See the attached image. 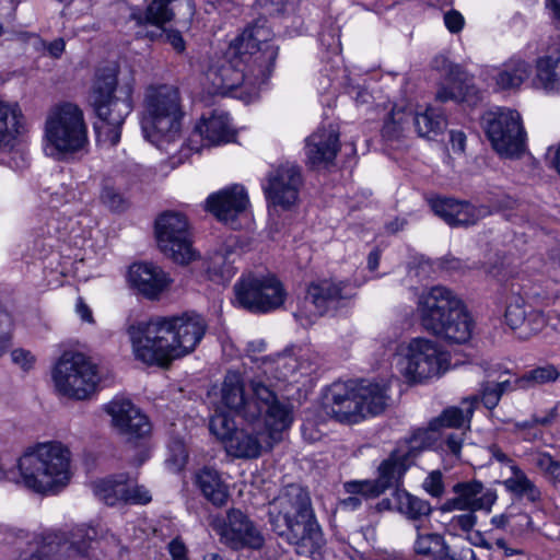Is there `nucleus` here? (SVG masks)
Returning a JSON list of instances; mask_svg holds the SVG:
<instances>
[{
	"label": "nucleus",
	"instance_id": "nucleus-1",
	"mask_svg": "<svg viewBox=\"0 0 560 560\" xmlns=\"http://www.w3.org/2000/svg\"><path fill=\"white\" fill-rule=\"evenodd\" d=\"M205 318L197 313L158 317L128 328L137 360L166 368L172 361L192 352L207 331Z\"/></svg>",
	"mask_w": 560,
	"mask_h": 560
},
{
	"label": "nucleus",
	"instance_id": "nucleus-2",
	"mask_svg": "<svg viewBox=\"0 0 560 560\" xmlns=\"http://www.w3.org/2000/svg\"><path fill=\"white\" fill-rule=\"evenodd\" d=\"M268 524L273 534L293 546L298 556L319 560L326 539L317 522L310 492L298 483L283 488L268 504Z\"/></svg>",
	"mask_w": 560,
	"mask_h": 560
},
{
	"label": "nucleus",
	"instance_id": "nucleus-3",
	"mask_svg": "<svg viewBox=\"0 0 560 560\" xmlns=\"http://www.w3.org/2000/svg\"><path fill=\"white\" fill-rule=\"evenodd\" d=\"M70 452L59 442L38 444L18 460L16 470H4L0 464V480L8 479L25 488L45 493L65 486L70 478Z\"/></svg>",
	"mask_w": 560,
	"mask_h": 560
},
{
	"label": "nucleus",
	"instance_id": "nucleus-4",
	"mask_svg": "<svg viewBox=\"0 0 560 560\" xmlns=\"http://www.w3.org/2000/svg\"><path fill=\"white\" fill-rule=\"evenodd\" d=\"M418 314L424 330L448 343H465L471 337L472 318L464 302L446 287L435 285L423 292Z\"/></svg>",
	"mask_w": 560,
	"mask_h": 560
},
{
	"label": "nucleus",
	"instance_id": "nucleus-5",
	"mask_svg": "<svg viewBox=\"0 0 560 560\" xmlns=\"http://www.w3.org/2000/svg\"><path fill=\"white\" fill-rule=\"evenodd\" d=\"M250 388L253 395L247 399L241 373L229 371L221 389L222 404L248 422L260 421L262 415H267L271 423L289 428L292 421L291 411L289 406L279 399L272 386L257 378L250 382Z\"/></svg>",
	"mask_w": 560,
	"mask_h": 560
},
{
	"label": "nucleus",
	"instance_id": "nucleus-6",
	"mask_svg": "<svg viewBox=\"0 0 560 560\" xmlns=\"http://www.w3.org/2000/svg\"><path fill=\"white\" fill-rule=\"evenodd\" d=\"M272 37L267 20L259 18L230 44V55L241 63L248 92L266 84L273 73L280 47Z\"/></svg>",
	"mask_w": 560,
	"mask_h": 560
},
{
	"label": "nucleus",
	"instance_id": "nucleus-7",
	"mask_svg": "<svg viewBox=\"0 0 560 560\" xmlns=\"http://www.w3.org/2000/svg\"><path fill=\"white\" fill-rule=\"evenodd\" d=\"M387 388L368 381L335 382L325 393V412L341 423H358L382 413L388 405Z\"/></svg>",
	"mask_w": 560,
	"mask_h": 560
},
{
	"label": "nucleus",
	"instance_id": "nucleus-8",
	"mask_svg": "<svg viewBox=\"0 0 560 560\" xmlns=\"http://www.w3.org/2000/svg\"><path fill=\"white\" fill-rule=\"evenodd\" d=\"M117 85L116 69L101 68L96 71L90 94V104L97 118L104 124L105 140L112 147L120 141L121 127L133 108L131 84L121 85L118 89L119 96L115 95ZM95 130L101 136L102 127L95 125Z\"/></svg>",
	"mask_w": 560,
	"mask_h": 560
},
{
	"label": "nucleus",
	"instance_id": "nucleus-9",
	"mask_svg": "<svg viewBox=\"0 0 560 560\" xmlns=\"http://www.w3.org/2000/svg\"><path fill=\"white\" fill-rule=\"evenodd\" d=\"M141 129L144 138L159 149L174 142L180 133L184 112L178 88L171 84L150 85L143 100Z\"/></svg>",
	"mask_w": 560,
	"mask_h": 560
},
{
	"label": "nucleus",
	"instance_id": "nucleus-10",
	"mask_svg": "<svg viewBox=\"0 0 560 560\" xmlns=\"http://www.w3.org/2000/svg\"><path fill=\"white\" fill-rule=\"evenodd\" d=\"M45 140V153L58 161L84 150L89 139L82 109L69 102L54 107L46 119Z\"/></svg>",
	"mask_w": 560,
	"mask_h": 560
},
{
	"label": "nucleus",
	"instance_id": "nucleus-11",
	"mask_svg": "<svg viewBox=\"0 0 560 560\" xmlns=\"http://www.w3.org/2000/svg\"><path fill=\"white\" fill-rule=\"evenodd\" d=\"M430 446V438L427 430H417L411 438L404 444L395 448L390 455L384 459L377 468L376 479H365L363 487L371 494L380 497L387 490L404 489L402 481L405 474L409 467L413 464V459L418 454ZM351 491L359 487L362 489V485L354 483L351 486Z\"/></svg>",
	"mask_w": 560,
	"mask_h": 560
},
{
	"label": "nucleus",
	"instance_id": "nucleus-12",
	"mask_svg": "<svg viewBox=\"0 0 560 560\" xmlns=\"http://www.w3.org/2000/svg\"><path fill=\"white\" fill-rule=\"evenodd\" d=\"M52 380L57 390L77 400L95 393L100 376L97 368L80 352H65L56 363Z\"/></svg>",
	"mask_w": 560,
	"mask_h": 560
},
{
	"label": "nucleus",
	"instance_id": "nucleus-13",
	"mask_svg": "<svg viewBox=\"0 0 560 560\" xmlns=\"http://www.w3.org/2000/svg\"><path fill=\"white\" fill-rule=\"evenodd\" d=\"M234 293L238 306L255 314L279 308L287 295L280 280L270 273L243 276L234 284Z\"/></svg>",
	"mask_w": 560,
	"mask_h": 560
},
{
	"label": "nucleus",
	"instance_id": "nucleus-14",
	"mask_svg": "<svg viewBox=\"0 0 560 560\" xmlns=\"http://www.w3.org/2000/svg\"><path fill=\"white\" fill-rule=\"evenodd\" d=\"M154 230L158 246L166 257L180 265H187L196 258L185 214L164 211L155 219Z\"/></svg>",
	"mask_w": 560,
	"mask_h": 560
},
{
	"label": "nucleus",
	"instance_id": "nucleus-15",
	"mask_svg": "<svg viewBox=\"0 0 560 560\" xmlns=\"http://www.w3.org/2000/svg\"><path fill=\"white\" fill-rule=\"evenodd\" d=\"M486 135L493 149L502 156H518L525 150L526 133L516 110L499 108L489 113Z\"/></svg>",
	"mask_w": 560,
	"mask_h": 560
},
{
	"label": "nucleus",
	"instance_id": "nucleus-16",
	"mask_svg": "<svg viewBox=\"0 0 560 560\" xmlns=\"http://www.w3.org/2000/svg\"><path fill=\"white\" fill-rule=\"evenodd\" d=\"M448 363L450 354L434 341L417 338L408 346L404 373L411 382H423L442 375L448 369Z\"/></svg>",
	"mask_w": 560,
	"mask_h": 560
},
{
	"label": "nucleus",
	"instance_id": "nucleus-17",
	"mask_svg": "<svg viewBox=\"0 0 560 560\" xmlns=\"http://www.w3.org/2000/svg\"><path fill=\"white\" fill-rule=\"evenodd\" d=\"M353 294V288L346 281L324 279L312 282L307 288L304 303L305 307L311 304L314 310H310V314L296 312L294 317L302 326L311 325L314 318L336 311L342 301L351 299Z\"/></svg>",
	"mask_w": 560,
	"mask_h": 560
},
{
	"label": "nucleus",
	"instance_id": "nucleus-18",
	"mask_svg": "<svg viewBox=\"0 0 560 560\" xmlns=\"http://www.w3.org/2000/svg\"><path fill=\"white\" fill-rule=\"evenodd\" d=\"M126 23L135 25H165L174 21L187 25L195 14L194 0H152L145 9L137 5L129 7Z\"/></svg>",
	"mask_w": 560,
	"mask_h": 560
},
{
	"label": "nucleus",
	"instance_id": "nucleus-19",
	"mask_svg": "<svg viewBox=\"0 0 560 560\" xmlns=\"http://www.w3.org/2000/svg\"><path fill=\"white\" fill-rule=\"evenodd\" d=\"M266 430L255 431L237 429L225 443L226 451L238 458H257L264 450H271L273 444L280 440L281 432L287 428H280L269 421L267 415L261 419Z\"/></svg>",
	"mask_w": 560,
	"mask_h": 560
},
{
	"label": "nucleus",
	"instance_id": "nucleus-20",
	"mask_svg": "<svg viewBox=\"0 0 560 560\" xmlns=\"http://www.w3.org/2000/svg\"><path fill=\"white\" fill-rule=\"evenodd\" d=\"M302 184L301 167L295 163L285 162L268 173L264 191L273 206L289 209L298 200Z\"/></svg>",
	"mask_w": 560,
	"mask_h": 560
},
{
	"label": "nucleus",
	"instance_id": "nucleus-21",
	"mask_svg": "<svg viewBox=\"0 0 560 560\" xmlns=\"http://www.w3.org/2000/svg\"><path fill=\"white\" fill-rule=\"evenodd\" d=\"M221 540L233 550H260L265 546V537L247 514L238 509L228 511L221 530Z\"/></svg>",
	"mask_w": 560,
	"mask_h": 560
},
{
	"label": "nucleus",
	"instance_id": "nucleus-22",
	"mask_svg": "<svg viewBox=\"0 0 560 560\" xmlns=\"http://www.w3.org/2000/svg\"><path fill=\"white\" fill-rule=\"evenodd\" d=\"M456 497L447 499L441 506L442 512L458 511H485L489 513L497 501V492L493 489L485 488L477 479L460 481L453 486Z\"/></svg>",
	"mask_w": 560,
	"mask_h": 560
},
{
	"label": "nucleus",
	"instance_id": "nucleus-23",
	"mask_svg": "<svg viewBox=\"0 0 560 560\" xmlns=\"http://www.w3.org/2000/svg\"><path fill=\"white\" fill-rule=\"evenodd\" d=\"M205 77L209 84L208 92L213 95H226L238 88L248 91L241 63L236 61V56L230 55V47L223 57L211 60Z\"/></svg>",
	"mask_w": 560,
	"mask_h": 560
},
{
	"label": "nucleus",
	"instance_id": "nucleus-24",
	"mask_svg": "<svg viewBox=\"0 0 560 560\" xmlns=\"http://www.w3.org/2000/svg\"><path fill=\"white\" fill-rule=\"evenodd\" d=\"M248 205L247 192L241 185H233L213 192L206 200L207 211L232 230L240 228L237 218Z\"/></svg>",
	"mask_w": 560,
	"mask_h": 560
},
{
	"label": "nucleus",
	"instance_id": "nucleus-25",
	"mask_svg": "<svg viewBox=\"0 0 560 560\" xmlns=\"http://www.w3.org/2000/svg\"><path fill=\"white\" fill-rule=\"evenodd\" d=\"M429 203L434 214L451 226L475 225L480 219L491 213L489 206H475L469 201L451 197L438 196L431 198Z\"/></svg>",
	"mask_w": 560,
	"mask_h": 560
},
{
	"label": "nucleus",
	"instance_id": "nucleus-26",
	"mask_svg": "<svg viewBox=\"0 0 560 560\" xmlns=\"http://www.w3.org/2000/svg\"><path fill=\"white\" fill-rule=\"evenodd\" d=\"M114 427L128 442H136L151 432V423L145 415L130 400H113L106 406Z\"/></svg>",
	"mask_w": 560,
	"mask_h": 560
},
{
	"label": "nucleus",
	"instance_id": "nucleus-27",
	"mask_svg": "<svg viewBox=\"0 0 560 560\" xmlns=\"http://www.w3.org/2000/svg\"><path fill=\"white\" fill-rule=\"evenodd\" d=\"M129 285L149 300L158 299L171 284L168 275L153 262H135L128 270Z\"/></svg>",
	"mask_w": 560,
	"mask_h": 560
},
{
	"label": "nucleus",
	"instance_id": "nucleus-28",
	"mask_svg": "<svg viewBox=\"0 0 560 560\" xmlns=\"http://www.w3.org/2000/svg\"><path fill=\"white\" fill-rule=\"evenodd\" d=\"M340 150L339 132L334 126L320 127L313 132L305 144L307 165L311 168L332 164Z\"/></svg>",
	"mask_w": 560,
	"mask_h": 560
},
{
	"label": "nucleus",
	"instance_id": "nucleus-29",
	"mask_svg": "<svg viewBox=\"0 0 560 560\" xmlns=\"http://www.w3.org/2000/svg\"><path fill=\"white\" fill-rule=\"evenodd\" d=\"M504 318L506 325L522 340L537 335L546 326L544 314L532 305L525 304L521 298H516L508 304Z\"/></svg>",
	"mask_w": 560,
	"mask_h": 560
},
{
	"label": "nucleus",
	"instance_id": "nucleus-30",
	"mask_svg": "<svg viewBox=\"0 0 560 560\" xmlns=\"http://www.w3.org/2000/svg\"><path fill=\"white\" fill-rule=\"evenodd\" d=\"M434 67L447 71L450 84L444 85L436 92V100L444 103L447 101L464 102L474 90L472 85L467 83V75L458 65L451 63L445 57L440 56L434 59Z\"/></svg>",
	"mask_w": 560,
	"mask_h": 560
},
{
	"label": "nucleus",
	"instance_id": "nucleus-31",
	"mask_svg": "<svg viewBox=\"0 0 560 560\" xmlns=\"http://www.w3.org/2000/svg\"><path fill=\"white\" fill-rule=\"evenodd\" d=\"M195 132L209 145L225 144L235 139V131L231 127L229 114L218 109H213L208 117L202 115L195 127Z\"/></svg>",
	"mask_w": 560,
	"mask_h": 560
},
{
	"label": "nucleus",
	"instance_id": "nucleus-32",
	"mask_svg": "<svg viewBox=\"0 0 560 560\" xmlns=\"http://www.w3.org/2000/svg\"><path fill=\"white\" fill-rule=\"evenodd\" d=\"M238 255L237 240L235 236H230L210 256L208 272L223 281L230 280L236 272L234 264Z\"/></svg>",
	"mask_w": 560,
	"mask_h": 560
},
{
	"label": "nucleus",
	"instance_id": "nucleus-33",
	"mask_svg": "<svg viewBox=\"0 0 560 560\" xmlns=\"http://www.w3.org/2000/svg\"><path fill=\"white\" fill-rule=\"evenodd\" d=\"M195 485L213 505L222 506L226 503L229 489L217 469L205 466L198 470L195 475Z\"/></svg>",
	"mask_w": 560,
	"mask_h": 560
},
{
	"label": "nucleus",
	"instance_id": "nucleus-34",
	"mask_svg": "<svg viewBox=\"0 0 560 560\" xmlns=\"http://www.w3.org/2000/svg\"><path fill=\"white\" fill-rule=\"evenodd\" d=\"M479 402L478 396H471L463 399L459 407L446 408L440 417L430 422V429H425L429 433L430 444L432 443L431 431H436L442 427L462 428L470 422L474 411Z\"/></svg>",
	"mask_w": 560,
	"mask_h": 560
},
{
	"label": "nucleus",
	"instance_id": "nucleus-35",
	"mask_svg": "<svg viewBox=\"0 0 560 560\" xmlns=\"http://www.w3.org/2000/svg\"><path fill=\"white\" fill-rule=\"evenodd\" d=\"M512 476L502 481L504 489L517 500H526L532 504L541 501V491L525 471L516 464L511 465Z\"/></svg>",
	"mask_w": 560,
	"mask_h": 560
},
{
	"label": "nucleus",
	"instance_id": "nucleus-36",
	"mask_svg": "<svg viewBox=\"0 0 560 560\" xmlns=\"http://www.w3.org/2000/svg\"><path fill=\"white\" fill-rule=\"evenodd\" d=\"M410 126L412 125L420 137L434 139L443 133L447 122L441 109L428 107L423 113L408 110Z\"/></svg>",
	"mask_w": 560,
	"mask_h": 560
},
{
	"label": "nucleus",
	"instance_id": "nucleus-37",
	"mask_svg": "<svg viewBox=\"0 0 560 560\" xmlns=\"http://www.w3.org/2000/svg\"><path fill=\"white\" fill-rule=\"evenodd\" d=\"M130 481V476L126 472L116 474L92 483V489L96 498L107 505H115L124 502L126 495L125 486Z\"/></svg>",
	"mask_w": 560,
	"mask_h": 560
},
{
	"label": "nucleus",
	"instance_id": "nucleus-38",
	"mask_svg": "<svg viewBox=\"0 0 560 560\" xmlns=\"http://www.w3.org/2000/svg\"><path fill=\"white\" fill-rule=\"evenodd\" d=\"M417 530L418 535L413 542L416 555L430 560H443L448 556L450 546L443 535L439 533H420V527H417Z\"/></svg>",
	"mask_w": 560,
	"mask_h": 560
},
{
	"label": "nucleus",
	"instance_id": "nucleus-39",
	"mask_svg": "<svg viewBox=\"0 0 560 560\" xmlns=\"http://www.w3.org/2000/svg\"><path fill=\"white\" fill-rule=\"evenodd\" d=\"M396 511L411 521H421L429 517L432 513V506L429 501L418 498L405 489L394 491Z\"/></svg>",
	"mask_w": 560,
	"mask_h": 560
},
{
	"label": "nucleus",
	"instance_id": "nucleus-40",
	"mask_svg": "<svg viewBox=\"0 0 560 560\" xmlns=\"http://www.w3.org/2000/svg\"><path fill=\"white\" fill-rule=\"evenodd\" d=\"M22 113L16 104L0 101V148L12 145L20 132Z\"/></svg>",
	"mask_w": 560,
	"mask_h": 560
},
{
	"label": "nucleus",
	"instance_id": "nucleus-41",
	"mask_svg": "<svg viewBox=\"0 0 560 560\" xmlns=\"http://www.w3.org/2000/svg\"><path fill=\"white\" fill-rule=\"evenodd\" d=\"M532 66L525 60L512 58L498 72L495 82L503 90L516 89L529 78Z\"/></svg>",
	"mask_w": 560,
	"mask_h": 560
},
{
	"label": "nucleus",
	"instance_id": "nucleus-42",
	"mask_svg": "<svg viewBox=\"0 0 560 560\" xmlns=\"http://www.w3.org/2000/svg\"><path fill=\"white\" fill-rule=\"evenodd\" d=\"M536 69L537 82L546 91L560 90V51L539 58Z\"/></svg>",
	"mask_w": 560,
	"mask_h": 560
},
{
	"label": "nucleus",
	"instance_id": "nucleus-43",
	"mask_svg": "<svg viewBox=\"0 0 560 560\" xmlns=\"http://www.w3.org/2000/svg\"><path fill=\"white\" fill-rule=\"evenodd\" d=\"M560 377V370L553 364L536 366L515 380L520 389H529L537 386L555 383Z\"/></svg>",
	"mask_w": 560,
	"mask_h": 560
},
{
	"label": "nucleus",
	"instance_id": "nucleus-44",
	"mask_svg": "<svg viewBox=\"0 0 560 560\" xmlns=\"http://www.w3.org/2000/svg\"><path fill=\"white\" fill-rule=\"evenodd\" d=\"M97 532L94 527L80 525L73 528L68 539L67 549L79 557H90L92 544L96 541Z\"/></svg>",
	"mask_w": 560,
	"mask_h": 560
},
{
	"label": "nucleus",
	"instance_id": "nucleus-45",
	"mask_svg": "<svg viewBox=\"0 0 560 560\" xmlns=\"http://www.w3.org/2000/svg\"><path fill=\"white\" fill-rule=\"evenodd\" d=\"M410 128L409 114L406 108L393 107L382 128V136L386 141L398 140Z\"/></svg>",
	"mask_w": 560,
	"mask_h": 560
},
{
	"label": "nucleus",
	"instance_id": "nucleus-46",
	"mask_svg": "<svg viewBox=\"0 0 560 560\" xmlns=\"http://www.w3.org/2000/svg\"><path fill=\"white\" fill-rule=\"evenodd\" d=\"M354 483L364 485L366 482L365 480H350L343 483V490L349 495L347 498L339 499L338 508L340 510L355 511L361 508L362 499L369 500L377 498L376 494H371L368 490H365V487L363 486L361 487L362 489H359V487H357L354 488V491H351V486H353Z\"/></svg>",
	"mask_w": 560,
	"mask_h": 560
},
{
	"label": "nucleus",
	"instance_id": "nucleus-47",
	"mask_svg": "<svg viewBox=\"0 0 560 560\" xmlns=\"http://www.w3.org/2000/svg\"><path fill=\"white\" fill-rule=\"evenodd\" d=\"M209 430L214 436H217V439L226 443L237 428L235 425V421L229 413L224 411H215V413L210 418Z\"/></svg>",
	"mask_w": 560,
	"mask_h": 560
},
{
	"label": "nucleus",
	"instance_id": "nucleus-48",
	"mask_svg": "<svg viewBox=\"0 0 560 560\" xmlns=\"http://www.w3.org/2000/svg\"><path fill=\"white\" fill-rule=\"evenodd\" d=\"M165 464L173 472H179L187 464L188 452L185 443L178 438H173L167 445Z\"/></svg>",
	"mask_w": 560,
	"mask_h": 560
},
{
	"label": "nucleus",
	"instance_id": "nucleus-49",
	"mask_svg": "<svg viewBox=\"0 0 560 560\" xmlns=\"http://www.w3.org/2000/svg\"><path fill=\"white\" fill-rule=\"evenodd\" d=\"M536 466L552 486L557 487L560 485V460L555 459L551 454L544 452L536 458Z\"/></svg>",
	"mask_w": 560,
	"mask_h": 560
},
{
	"label": "nucleus",
	"instance_id": "nucleus-50",
	"mask_svg": "<svg viewBox=\"0 0 560 560\" xmlns=\"http://www.w3.org/2000/svg\"><path fill=\"white\" fill-rule=\"evenodd\" d=\"M133 479L130 477V481L126 482L125 490L126 495L124 497V503L132 504H147L152 498L149 490L144 486H132Z\"/></svg>",
	"mask_w": 560,
	"mask_h": 560
},
{
	"label": "nucleus",
	"instance_id": "nucleus-51",
	"mask_svg": "<svg viewBox=\"0 0 560 560\" xmlns=\"http://www.w3.org/2000/svg\"><path fill=\"white\" fill-rule=\"evenodd\" d=\"M131 24L132 26L130 27V30L133 31L135 37L137 39H148L150 42H156L162 38L164 39L166 32L164 25H135V23Z\"/></svg>",
	"mask_w": 560,
	"mask_h": 560
},
{
	"label": "nucleus",
	"instance_id": "nucleus-52",
	"mask_svg": "<svg viewBox=\"0 0 560 560\" xmlns=\"http://www.w3.org/2000/svg\"><path fill=\"white\" fill-rule=\"evenodd\" d=\"M102 202L113 211H124L126 200L124 196L113 186L105 185L101 192Z\"/></svg>",
	"mask_w": 560,
	"mask_h": 560
},
{
	"label": "nucleus",
	"instance_id": "nucleus-53",
	"mask_svg": "<svg viewBox=\"0 0 560 560\" xmlns=\"http://www.w3.org/2000/svg\"><path fill=\"white\" fill-rule=\"evenodd\" d=\"M422 488L433 498H441L444 494L443 475L440 470L431 471L423 480Z\"/></svg>",
	"mask_w": 560,
	"mask_h": 560
},
{
	"label": "nucleus",
	"instance_id": "nucleus-54",
	"mask_svg": "<svg viewBox=\"0 0 560 560\" xmlns=\"http://www.w3.org/2000/svg\"><path fill=\"white\" fill-rule=\"evenodd\" d=\"M443 451L451 454L454 458L459 459L463 445V433H447L443 435Z\"/></svg>",
	"mask_w": 560,
	"mask_h": 560
},
{
	"label": "nucleus",
	"instance_id": "nucleus-55",
	"mask_svg": "<svg viewBox=\"0 0 560 560\" xmlns=\"http://www.w3.org/2000/svg\"><path fill=\"white\" fill-rule=\"evenodd\" d=\"M501 399L500 394L493 386V383L486 382L481 385V401L489 410L495 408Z\"/></svg>",
	"mask_w": 560,
	"mask_h": 560
},
{
	"label": "nucleus",
	"instance_id": "nucleus-56",
	"mask_svg": "<svg viewBox=\"0 0 560 560\" xmlns=\"http://www.w3.org/2000/svg\"><path fill=\"white\" fill-rule=\"evenodd\" d=\"M477 523V516L475 512H469L466 514L455 515L451 521V525L454 528L460 529L465 533H469L472 530L474 526Z\"/></svg>",
	"mask_w": 560,
	"mask_h": 560
},
{
	"label": "nucleus",
	"instance_id": "nucleus-57",
	"mask_svg": "<svg viewBox=\"0 0 560 560\" xmlns=\"http://www.w3.org/2000/svg\"><path fill=\"white\" fill-rule=\"evenodd\" d=\"M12 361L21 366L24 371H28L35 363V357L31 351L25 349H15L11 352Z\"/></svg>",
	"mask_w": 560,
	"mask_h": 560
},
{
	"label": "nucleus",
	"instance_id": "nucleus-58",
	"mask_svg": "<svg viewBox=\"0 0 560 560\" xmlns=\"http://www.w3.org/2000/svg\"><path fill=\"white\" fill-rule=\"evenodd\" d=\"M10 325V314L0 305V357L4 353L8 347L9 338L5 329L9 328Z\"/></svg>",
	"mask_w": 560,
	"mask_h": 560
},
{
	"label": "nucleus",
	"instance_id": "nucleus-59",
	"mask_svg": "<svg viewBox=\"0 0 560 560\" xmlns=\"http://www.w3.org/2000/svg\"><path fill=\"white\" fill-rule=\"evenodd\" d=\"M164 40L168 43L173 47V49L178 54L184 52V50L186 49V43L183 38V35L177 30H166Z\"/></svg>",
	"mask_w": 560,
	"mask_h": 560
},
{
	"label": "nucleus",
	"instance_id": "nucleus-60",
	"mask_svg": "<svg viewBox=\"0 0 560 560\" xmlns=\"http://www.w3.org/2000/svg\"><path fill=\"white\" fill-rule=\"evenodd\" d=\"M444 23L452 33H458L464 26L463 15L455 10H451L444 14Z\"/></svg>",
	"mask_w": 560,
	"mask_h": 560
},
{
	"label": "nucleus",
	"instance_id": "nucleus-61",
	"mask_svg": "<svg viewBox=\"0 0 560 560\" xmlns=\"http://www.w3.org/2000/svg\"><path fill=\"white\" fill-rule=\"evenodd\" d=\"M168 550L173 560H188L187 549L179 539H173L168 545Z\"/></svg>",
	"mask_w": 560,
	"mask_h": 560
},
{
	"label": "nucleus",
	"instance_id": "nucleus-62",
	"mask_svg": "<svg viewBox=\"0 0 560 560\" xmlns=\"http://www.w3.org/2000/svg\"><path fill=\"white\" fill-rule=\"evenodd\" d=\"M452 149L456 152H464L466 147V135L460 130L450 131Z\"/></svg>",
	"mask_w": 560,
	"mask_h": 560
},
{
	"label": "nucleus",
	"instance_id": "nucleus-63",
	"mask_svg": "<svg viewBox=\"0 0 560 560\" xmlns=\"http://www.w3.org/2000/svg\"><path fill=\"white\" fill-rule=\"evenodd\" d=\"M466 539L474 546L482 547L487 550L492 549V545L485 538L479 530H471L467 534Z\"/></svg>",
	"mask_w": 560,
	"mask_h": 560
},
{
	"label": "nucleus",
	"instance_id": "nucleus-64",
	"mask_svg": "<svg viewBox=\"0 0 560 560\" xmlns=\"http://www.w3.org/2000/svg\"><path fill=\"white\" fill-rule=\"evenodd\" d=\"M488 451L491 454L492 458H494L497 462L501 464L509 465L510 468L512 464H515V462L512 458H510L498 444L489 445Z\"/></svg>",
	"mask_w": 560,
	"mask_h": 560
}]
</instances>
